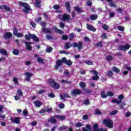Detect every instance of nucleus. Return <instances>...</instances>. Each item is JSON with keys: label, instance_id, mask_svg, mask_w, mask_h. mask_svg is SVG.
I'll use <instances>...</instances> for the list:
<instances>
[{"label": "nucleus", "instance_id": "obj_1", "mask_svg": "<svg viewBox=\"0 0 131 131\" xmlns=\"http://www.w3.org/2000/svg\"><path fill=\"white\" fill-rule=\"evenodd\" d=\"M63 63H66V64L69 66L72 64V62H71V60H67L66 58L63 57L62 58V60L58 59L57 60L56 64L55 66L56 69H58L59 66H61Z\"/></svg>", "mask_w": 131, "mask_h": 131}, {"label": "nucleus", "instance_id": "obj_2", "mask_svg": "<svg viewBox=\"0 0 131 131\" xmlns=\"http://www.w3.org/2000/svg\"><path fill=\"white\" fill-rule=\"evenodd\" d=\"M18 4L19 6H20V7L24 8V9L23 10V11L25 13H29V12L31 11L29 5H28V4H27L26 3L19 2Z\"/></svg>", "mask_w": 131, "mask_h": 131}, {"label": "nucleus", "instance_id": "obj_3", "mask_svg": "<svg viewBox=\"0 0 131 131\" xmlns=\"http://www.w3.org/2000/svg\"><path fill=\"white\" fill-rule=\"evenodd\" d=\"M48 83L52 86L53 89H55L56 90H58L60 88V85L58 83L54 81V80L52 79H49L48 80Z\"/></svg>", "mask_w": 131, "mask_h": 131}, {"label": "nucleus", "instance_id": "obj_4", "mask_svg": "<svg viewBox=\"0 0 131 131\" xmlns=\"http://www.w3.org/2000/svg\"><path fill=\"white\" fill-rule=\"evenodd\" d=\"M58 18L62 21H67V22L70 21V15L66 13L63 14V15H59Z\"/></svg>", "mask_w": 131, "mask_h": 131}, {"label": "nucleus", "instance_id": "obj_5", "mask_svg": "<svg viewBox=\"0 0 131 131\" xmlns=\"http://www.w3.org/2000/svg\"><path fill=\"white\" fill-rule=\"evenodd\" d=\"M103 124H105L109 128H112L113 127V122L110 119L103 120Z\"/></svg>", "mask_w": 131, "mask_h": 131}, {"label": "nucleus", "instance_id": "obj_6", "mask_svg": "<svg viewBox=\"0 0 131 131\" xmlns=\"http://www.w3.org/2000/svg\"><path fill=\"white\" fill-rule=\"evenodd\" d=\"M25 37L26 39L29 40L30 38H32L34 41H38L39 39L34 34H29V35H26Z\"/></svg>", "mask_w": 131, "mask_h": 131}, {"label": "nucleus", "instance_id": "obj_7", "mask_svg": "<svg viewBox=\"0 0 131 131\" xmlns=\"http://www.w3.org/2000/svg\"><path fill=\"white\" fill-rule=\"evenodd\" d=\"M130 48V46L129 44H126L119 47V50H120L121 51H127V50H129Z\"/></svg>", "mask_w": 131, "mask_h": 131}, {"label": "nucleus", "instance_id": "obj_8", "mask_svg": "<svg viewBox=\"0 0 131 131\" xmlns=\"http://www.w3.org/2000/svg\"><path fill=\"white\" fill-rule=\"evenodd\" d=\"M90 72L91 73H93V75H94V76L92 77V79L93 80H97V79H99V76H98V72H97V71L95 70H91L90 71Z\"/></svg>", "mask_w": 131, "mask_h": 131}, {"label": "nucleus", "instance_id": "obj_9", "mask_svg": "<svg viewBox=\"0 0 131 131\" xmlns=\"http://www.w3.org/2000/svg\"><path fill=\"white\" fill-rule=\"evenodd\" d=\"M80 94H81V91L79 89H75L72 90L71 92V94L72 96H75L76 95H79Z\"/></svg>", "mask_w": 131, "mask_h": 131}, {"label": "nucleus", "instance_id": "obj_10", "mask_svg": "<svg viewBox=\"0 0 131 131\" xmlns=\"http://www.w3.org/2000/svg\"><path fill=\"white\" fill-rule=\"evenodd\" d=\"M25 79L27 80V81H28L29 80H30V77L33 75V74L32 73H29L28 72H26L25 73Z\"/></svg>", "mask_w": 131, "mask_h": 131}, {"label": "nucleus", "instance_id": "obj_11", "mask_svg": "<svg viewBox=\"0 0 131 131\" xmlns=\"http://www.w3.org/2000/svg\"><path fill=\"white\" fill-rule=\"evenodd\" d=\"M10 120L13 123H20V119L18 117H15L14 119H13V118H11Z\"/></svg>", "mask_w": 131, "mask_h": 131}, {"label": "nucleus", "instance_id": "obj_12", "mask_svg": "<svg viewBox=\"0 0 131 131\" xmlns=\"http://www.w3.org/2000/svg\"><path fill=\"white\" fill-rule=\"evenodd\" d=\"M93 129L94 131H106V129H98V124H95L93 125Z\"/></svg>", "mask_w": 131, "mask_h": 131}, {"label": "nucleus", "instance_id": "obj_13", "mask_svg": "<svg viewBox=\"0 0 131 131\" xmlns=\"http://www.w3.org/2000/svg\"><path fill=\"white\" fill-rule=\"evenodd\" d=\"M53 30L54 31H55V32H57L59 34H63V33H64V32H63V31H62L60 29H57V27H53Z\"/></svg>", "mask_w": 131, "mask_h": 131}, {"label": "nucleus", "instance_id": "obj_14", "mask_svg": "<svg viewBox=\"0 0 131 131\" xmlns=\"http://www.w3.org/2000/svg\"><path fill=\"white\" fill-rule=\"evenodd\" d=\"M53 9L56 10L55 11L56 13H61V10H60V6L58 5H55L53 6Z\"/></svg>", "mask_w": 131, "mask_h": 131}, {"label": "nucleus", "instance_id": "obj_15", "mask_svg": "<svg viewBox=\"0 0 131 131\" xmlns=\"http://www.w3.org/2000/svg\"><path fill=\"white\" fill-rule=\"evenodd\" d=\"M12 33L10 32H6L4 35V38L6 39H8V38L12 37Z\"/></svg>", "mask_w": 131, "mask_h": 131}, {"label": "nucleus", "instance_id": "obj_16", "mask_svg": "<svg viewBox=\"0 0 131 131\" xmlns=\"http://www.w3.org/2000/svg\"><path fill=\"white\" fill-rule=\"evenodd\" d=\"M86 26H87V29L89 30H91V31H94V32L96 31V28H95V27H94L93 26H91L89 24H87Z\"/></svg>", "mask_w": 131, "mask_h": 131}, {"label": "nucleus", "instance_id": "obj_17", "mask_svg": "<svg viewBox=\"0 0 131 131\" xmlns=\"http://www.w3.org/2000/svg\"><path fill=\"white\" fill-rule=\"evenodd\" d=\"M34 104L36 107H39L41 105H42V102H41L39 101H35L34 102Z\"/></svg>", "mask_w": 131, "mask_h": 131}, {"label": "nucleus", "instance_id": "obj_18", "mask_svg": "<svg viewBox=\"0 0 131 131\" xmlns=\"http://www.w3.org/2000/svg\"><path fill=\"white\" fill-rule=\"evenodd\" d=\"M31 42H25V45L27 47V50H28V51H30L32 49L31 48V46H30V45H31Z\"/></svg>", "mask_w": 131, "mask_h": 131}, {"label": "nucleus", "instance_id": "obj_19", "mask_svg": "<svg viewBox=\"0 0 131 131\" xmlns=\"http://www.w3.org/2000/svg\"><path fill=\"white\" fill-rule=\"evenodd\" d=\"M42 32H45L46 33H49L50 32H52V29H46L45 28H42L41 29Z\"/></svg>", "mask_w": 131, "mask_h": 131}, {"label": "nucleus", "instance_id": "obj_20", "mask_svg": "<svg viewBox=\"0 0 131 131\" xmlns=\"http://www.w3.org/2000/svg\"><path fill=\"white\" fill-rule=\"evenodd\" d=\"M1 10H6V11H9L10 10V8L7 7L6 5L0 6Z\"/></svg>", "mask_w": 131, "mask_h": 131}, {"label": "nucleus", "instance_id": "obj_21", "mask_svg": "<svg viewBox=\"0 0 131 131\" xmlns=\"http://www.w3.org/2000/svg\"><path fill=\"white\" fill-rule=\"evenodd\" d=\"M55 118H59L60 120H64L66 118V117L65 116L56 115L55 116Z\"/></svg>", "mask_w": 131, "mask_h": 131}, {"label": "nucleus", "instance_id": "obj_22", "mask_svg": "<svg viewBox=\"0 0 131 131\" xmlns=\"http://www.w3.org/2000/svg\"><path fill=\"white\" fill-rule=\"evenodd\" d=\"M74 9L75 11H76V12H77L78 13H82V12H83V10L79 8V7H74Z\"/></svg>", "mask_w": 131, "mask_h": 131}, {"label": "nucleus", "instance_id": "obj_23", "mask_svg": "<svg viewBox=\"0 0 131 131\" xmlns=\"http://www.w3.org/2000/svg\"><path fill=\"white\" fill-rule=\"evenodd\" d=\"M65 97H66L67 98H69V95L66 94L63 95H60L61 100H62V101H65Z\"/></svg>", "mask_w": 131, "mask_h": 131}, {"label": "nucleus", "instance_id": "obj_24", "mask_svg": "<svg viewBox=\"0 0 131 131\" xmlns=\"http://www.w3.org/2000/svg\"><path fill=\"white\" fill-rule=\"evenodd\" d=\"M112 70V71H114V72H116L117 73H119V72H120V70H119V69H118L115 67H113Z\"/></svg>", "mask_w": 131, "mask_h": 131}, {"label": "nucleus", "instance_id": "obj_25", "mask_svg": "<svg viewBox=\"0 0 131 131\" xmlns=\"http://www.w3.org/2000/svg\"><path fill=\"white\" fill-rule=\"evenodd\" d=\"M72 47V45L70 42H67L65 44L66 49H70Z\"/></svg>", "mask_w": 131, "mask_h": 131}, {"label": "nucleus", "instance_id": "obj_26", "mask_svg": "<svg viewBox=\"0 0 131 131\" xmlns=\"http://www.w3.org/2000/svg\"><path fill=\"white\" fill-rule=\"evenodd\" d=\"M66 7L69 12H70V3L69 2L66 3Z\"/></svg>", "mask_w": 131, "mask_h": 131}, {"label": "nucleus", "instance_id": "obj_27", "mask_svg": "<svg viewBox=\"0 0 131 131\" xmlns=\"http://www.w3.org/2000/svg\"><path fill=\"white\" fill-rule=\"evenodd\" d=\"M101 97L103 98H107V97H108V95L107 94L105 93V92L103 91L101 92Z\"/></svg>", "mask_w": 131, "mask_h": 131}, {"label": "nucleus", "instance_id": "obj_28", "mask_svg": "<svg viewBox=\"0 0 131 131\" xmlns=\"http://www.w3.org/2000/svg\"><path fill=\"white\" fill-rule=\"evenodd\" d=\"M84 63H85L87 65H93V64H94V62L91 60H84Z\"/></svg>", "mask_w": 131, "mask_h": 131}, {"label": "nucleus", "instance_id": "obj_29", "mask_svg": "<svg viewBox=\"0 0 131 131\" xmlns=\"http://www.w3.org/2000/svg\"><path fill=\"white\" fill-rule=\"evenodd\" d=\"M98 18V15L94 14V15H92L90 16V19L91 20H96Z\"/></svg>", "mask_w": 131, "mask_h": 131}, {"label": "nucleus", "instance_id": "obj_30", "mask_svg": "<svg viewBox=\"0 0 131 131\" xmlns=\"http://www.w3.org/2000/svg\"><path fill=\"white\" fill-rule=\"evenodd\" d=\"M56 119L51 118L50 119H49L48 122H50V123H55V122H56Z\"/></svg>", "mask_w": 131, "mask_h": 131}, {"label": "nucleus", "instance_id": "obj_31", "mask_svg": "<svg viewBox=\"0 0 131 131\" xmlns=\"http://www.w3.org/2000/svg\"><path fill=\"white\" fill-rule=\"evenodd\" d=\"M36 4L35 6L37 7V8H40V1L39 0H35Z\"/></svg>", "mask_w": 131, "mask_h": 131}, {"label": "nucleus", "instance_id": "obj_32", "mask_svg": "<svg viewBox=\"0 0 131 131\" xmlns=\"http://www.w3.org/2000/svg\"><path fill=\"white\" fill-rule=\"evenodd\" d=\"M79 85L82 89H84V88H85V86L86 85V84H85V83L84 82H81L79 83Z\"/></svg>", "mask_w": 131, "mask_h": 131}, {"label": "nucleus", "instance_id": "obj_33", "mask_svg": "<svg viewBox=\"0 0 131 131\" xmlns=\"http://www.w3.org/2000/svg\"><path fill=\"white\" fill-rule=\"evenodd\" d=\"M77 48H78V50H81V48H82V42H79L77 45Z\"/></svg>", "mask_w": 131, "mask_h": 131}, {"label": "nucleus", "instance_id": "obj_34", "mask_svg": "<svg viewBox=\"0 0 131 131\" xmlns=\"http://www.w3.org/2000/svg\"><path fill=\"white\" fill-rule=\"evenodd\" d=\"M112 102H113V103H116V104H117L118 105L119 104H120V103H121V100L118 101V100H117V99H113L112 100Z\"/></svg>", "mask_w": 131, "mask_h": 131}, {"label": "nucleus", "instance_id": "obj_35", "mask_svg": "<svg viewBox=\"0 0 131 131\" xmlns=\"http://www.w3.org/2000/svg\"><path fill=\"white\" fill-rule=\"evenodd\" d=\"M0 53L2 54H3V55H7L8 52H7V51L4 50V49H0Z\"/></svg>", "mask_w": 131, "mask_h": 131}, {"label": "nucleus", "instance_id": "obj_36", "mask_svg": "<svg viewBox=\"0 0 131 131\" xmlns=\"http://www.w3.org/2000/svg\"><path fill=\"white\" fill-rule=\"evenodd\" d=\"M107 97H112L114 95V93H113V92H111L110 91H108L107 92Z\"/></svg>", "mask_w": 131, "mask_h": 131}, {"label": "nucleus", "instance_id": "obj_37", "mask_svg": "<svg viewBox=\"0 0 131 131\" xmlns=\"http://www.w3.org/2000/svg\"><path fill=\"white\" fill-rule=\"evenodd\" d=\"M52 51H53V48H52L51 47H47L46 49L47 53H51Z\"/></svg>", "mask_w": 131, "mask_h": 131}, {"label": "nucleus", "instance_id": "obj_38", "mask_svg": "<svg viewBox=\"0 0 131 131\" xmlns=\"http://www.w3.org/2000/svg\"><path fill=\"white\" fill-rule=\"evenodd\" d=\"M95 47H97V48H101L102 47V42H99V43H97L95 45Z\"/></svg>", "mask_w": 131, "mask_h": 131}, {"label": "nucleus", "instance_id": "obj_39", "mask_svg": "<svg viewBox=\"0 0 131 131\" xmlns=\"http://www.w3.org/2000/svg\"><path fill=\"white\" fill-rule=\"evenodd\" d=\"M106 75H107V76L111 77V76H112V75H113V73L112 72V71H109L107 73Z\"/></svg>", "mask_w": 131, "mask_h": 131}, {"label": "nucleus", "instance_id": "obj_40", "mask_svg": "<svg viewBox=\"0 0 131 131\" xmlns=\"http://www.w3.org/2000/svg\"><path fill=\"white\" fill-rule=\"evenodd\" d=\"M74 37V33H71L69 35L70 40H72V39H73Z\"/></svg>", "mask_w": 131, "mask_h": 131}, {"label": "nucleus", "instance_id": "obj_41", "mask_svg": "<svg viewBox=\"0 0 131 131\" xmlns=\"http://www.w3.org/2000/svg\"><path fill=\"white\" fill-rule=\"evenodd\" d=\"M13 54L14 55H18V54H19V50H17V49H14L13 51Z\"/></svg>", "mask_w": 131, "mask_h": 131}, {"label": "nucleus", "instance_id": "obj_42", "mask_svg": "<svg viewBox=\"0 0 131 131\" xmlns=\"http://www.w3.org/2000/svg\"><path fill=\"white\" fill-rule=\"evenodd\" d=\"M37 61L38 63H43V59L41 58H38Z\"/></svg>", "mask_w": 131, "mask_h": 131}, {"label": "nucleus", "instance_id": "obj_43", "mask_svg": "<svg viewBox=\"0 0 131 131\" xmlns=\"http://www.w3.org/2000/svg\"><path fill=\"white\" fill-rule=\"evenodd\" d=\"M86 5L88 6H92V5H93V2L92 1L88 0L86 1Z\"/></svg>", "mask_w": 131, "mask_h": 131}, {"label": "nucleus", "instance_id": "obj_44", "mask_svg": "<svg viewBox=\"0 0 131 131\" xmlns=\"http://www.w3.org/2000/svg\"><path fill=\"white\" fill-rule=\"evenodd\" d=\"M84 40L86 42H91V39L88 37H85L84 38Z\"/></svg>", "mask_w": 131, "mask_h": 131}, {"label": "nucleus", "instance_id": "obj_45", "mask_svg": "<svg viewBox=\"0 0 131 131\" xmlns=\"http://www.w3.org/2000/svg\"><path fill=\"white\" fill-rule=\"evenodd\" d=\"M17 94L19 95L20 96H21L23 95V93L20 90H18L17 91Z\"/></svg>", "mask_w": 131, "mask_h": 131}, {"label": "nucleus", "instance_id": "obj_46", "mask_svg": "<svg viewBox=\"0 0 131 131\" xmlns=\"http://www.w3.org/2000/svg\"><path fill=\"white\" fill-rule=\"evenodd\" d=\"M106 59L107 61H111V60H112L113 59V58L111 56L108 55L106 57Z\"/></svg>", "mask_w": 131, "mask_h": 131}, {"label": "nucleus", "instance_id": "obj_47", "mask_svg": "<svg viewBox=\"0 0 131 131\" xmlns=\"http://www.w3.org/2000/svg\"><path fill=\"white\" fill-rule=\"evenodd\" d=\"M60 54H65V55H68L69 54V52H68L66 51H59Z\"/></svg>", "mask_w": 131, "mask_h": 131}, {"label": "nucleus", "instance_id": "obj_48", "mask_svg": "<svg viewBox=\"0 0 131 131\" xmlns=\"http://www.w3.org/2000/svg\"><path fill=\"white\" fill-rule=\"evenodd\" d=\"M95 114H97V115H101V114H102V113H101V111H100L99 110H96Z\"/></svg>", "mask_w": 131, "mask_h": 131}, {"label": "nucleus", "instance_id": "obj_49", "mask_svg": "<svg viewBox=\"0 0 131 131\" xmlns=\"http://www.w3.org/2000/svg\"><path fill=\"white\" fill-rule=\"evenodd\" d=\"M58 107L60 109H63L65 107V105L63 103H60L58 105Z\"/></svg>", "mask_w": 131, "mask_h": 131}, {"label": "nucleus", "instance_id": "obj_50", "mask_svg": "<svg viewBox=\"0 0 131 131\" xmlns=\"http://www.w3.org/2000/svg\"><path fill=\"white\" fill-rule=\"evenodd\" d=\"M102 28L104 29V30H108V29H109V27L106 25H103L102 26Z\"/></svg>", "mask_w": 131, "mask_h": 131}, {"label": "nucleus", "instance_id": "obj_51", "mask_svg": "<svg viewBox=\"0 0 131 131\" xmlns=\"http://www.w3.org/2000/svg\"><path fill=\"white\" fill-rule=\"evenodd\" d=\"M118 29L120 30V31H123L124 30V28L123 26H119L118 27Z\"/></svg>", "mask_w": 131, "mask_h": 131}, {"label": "nucleus", "instance_id": "obj_52", "mask_svg": "<svg viewBox=\"0 0 131 131\" xmlns=\"http://www.w3.org/2000/svg\"><path fill=\"white\" fill-rule=\"evenodd\" d=\"M23 115L26 116L27 115V114H28V111L27 110V109H25L23 112Z\"/></svg>", "mask_w": 131, "mask_h": 131}, {"label": "nucleus", "instance_id": "obj_53", "mask_svg": "<svg viewBox=\"0 0 131 131\" xmlns=\"http://www.w3.org/2000/svg\"><path fill=\"white\" fill-rule=\"evenodd\" d=\"M14 99H15V101H19V100H20L21 99V97L18 95H16L14 97Z\"/></svg>", "mask_w": 131, "mask_h": 131}, {"label": "nucleus", "instance_id": "obj_54", "mask_svg": "<svg viewBox=\"0 0 131 131\" xmlns=\"http://www.w3.org/2000/svg\"><path fill=\"white\" fill-rule=\"evenodd\" d=\"M15 36H17V37H22L23 34H22V33H18L15 35Z\"/></svg>", "mask_w": 131, "mask_h": 131}, {"label": "nucleus", "instance_id": "obj_55", "mask_svg": "<svg viewBox=\"0 0 131 131\" xmlns=\"http://www.w3.org/2000/svg\"><path fill=\"white\" fill-rule=\"evenodd\" d=\"M82 125H83L82 124V123H81L80 122H78L76 124V127H79L80 126H82Z\"/></svg>", "mask_w": 131, "mask_h": 131}, {"label": "nucleus", "instance_id": "obj_56", "mask_svg": "<svg viewBox=\"0 0 131 131\" xmlns=\"http://www.w3.org/2000/svg\"><path fill=\"white\" fill-rule=\"evenodd\" d=\"M64 129H66V126H63L62 127H59L58 129V130L62 131V130H64Z\"/></svg>", "mask_w": 131, "mask_h": 131}, {"label": "nucleus", "instance_id": "obj_57", "mask_svg": "<svg viewBox=\"0 0 131 131\" xmlns=\"http://www.w3.org/2000/svg\"><path fill=\"white\" fill-rule=\"evenodd\" d=\"M17 32H18V31L17 29L16 28H14L13 30V34L16 36V35L18 34Z\"/></svg>", "mask_w": 131, "mask_h": 131}, {"label": "nucleus", "instance_id": "obj_58", "mask_svg": "<svg viewBox=\"0 0 131 131\" xmlns=\"http://www.w3.org/2000/svg\"><path fill=\"white\" fill-rule=\"evenodd\" d=\"M48 97H49L50 98H54V97H55V94H54L53 93H50V94L48 95Z\"/></svg>", "mask_w": 131, "mask_h": 131}, {"label": "nucleus", "instance_id": "obj_59", "mask_svg": "<svg viewBox=\"0 0 131 131\" xmlns=\"http://www.w3.org/2000/svg\"><path fill=\"white\" fill-rule=\"evenodd\" d=\"M13 82L15 83V84H17L18 83V79L16 77L13 78Z\"/></svg>", "mask_w": 131, "mask_h": 131}, {"label": "nucleus", "instance_id": "obj_60", "mask_svg": "<svg viewBox=\"0 0 131 131\" xmlns=\"http://www.w3.org/2000/svg\"><path fill=\"white\" fill-rule=\"evenodd\" d=\"M72 45V47H73V48H77V43L76 42H73Z\"/></svg>", "mask_w": 131, "mask_h": 131}, {"label": "nucleus", "instance_id": "obj_61", "mask_svg": "<svg viewBox=\"0 0 131 131\" xmlns=\"http://www.w3.org/2000/svg\"><path fill=\"white\" fill-rule=\"evenodd\" d=\"M116 113H117V111L116 110L113 111L111 113V115H115Z\"/></svg>", "mask_w": 131, "mask_h": 131}, {"label": "nucleus", "instance_id": "obj_62", "mask_svg": "<svg viewBox=\"0 0 131 131\" xmlns=\"http://www.w3.org/2000/svg\"><path fill=\"white\" fill-rule=\"evenodd\" d=\"M125 69H127V70H131V67L127 66V65L124 66Z\"/></svg>", "mask_w": 131, "mask_h": 131}, {"label": "nucleus", "instance_id": "obj_63", "mask_svg": "<svg viewBox=\"0 0 131 131\" xmlns=\"http://www.w3.org/2000/svg\"><path fill=\"white\" fill-rule=\"evenodd\" d=\"M64 73L66 76H70V74H69V72H68V71H65Z\"/></svg>", "mask_w": 131, "mask_h": 131}, {"label": "nucleus", "instance_id": "obj_64", "mask_svg": "<svg viewBox=\"0 0 131 131\" xmlns=\"http://www.w3.org/2000/svg\"><path fill=\"white\" fill-rule=\"evenodd\" d=\"M126 117H129V116H130V115H131V113H130V112H127L126 113Z\"/></svg>", "mask_w": 131, "mask_h": 131}]
</instances>
